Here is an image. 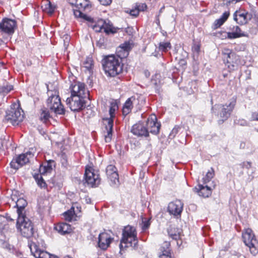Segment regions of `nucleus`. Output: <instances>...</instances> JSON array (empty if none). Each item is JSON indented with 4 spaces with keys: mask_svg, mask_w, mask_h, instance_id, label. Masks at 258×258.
<instances>
[{
    "mask_svg": "<svg viewBox=\"0 0 258 258\" xmlns=\"http://www.w3.org/2000/svg\"><path fill=\"white\" fill-rule=\"evenodd\" d=\"M235 103L236 100L233 99L228 105L227 104L225 105L216 104L212 107V113L221 118L218 120L219 124L223 123L230 116Z\"/></svg>",
    "mask_w": 258,
    "mask_h": 258,
    "instance_id": "nucleus-3",
    "label": "nucleus"
},
{
    "mask_svg": "<svg viewBox=\"0 0 258 258\" xmlns=\"http://www.w3.org/2000/svg\"><path fill=\"white\" fill-rule=\"evenodd\" d=\"M160 130H151L150 133L153 135H158Z\"/></svg>",
    "mask_w": 258,
    "mask_h": 258,
    "instance_id": "nucleus-50",
    "label": "nucleus"
},
{
    "mask_svg": "<svg viewBox=\"0 0 258 258\" xmlns=\"http://www.w3.org/2000/svg\"><path fill=\"white\" fill-rule=\"evenodd\" d=\"M183 209V204L180 200L170 202L168 206V211L174 216L180 215Z\"/></svg>",
    "mask_w": 258,
    "mask_h": 258,
    "instance_id": "nucleus-16",
    "label": "nucleus"
},
{
    "mask_svg": "<svg viewBox=\"0 0 258 258\" xmlns=\"http://www.w3.org/2000/svg\"><path fill=\"white\" fill-rule=\"evenodd\" d=\"M100 4L104 6L109 5L111 3V0H98Z\"/></svg>",
    "mask_w": 258,
    "mask_h": 258,
    "instance_id": "nucleus-46",
    "label": "nucleus"
},
{
    "mask_svg": "<svg viewBox=\"0 0 258 258\" xmlns=\"http://www.w3.org/2000/svg\"><path fill=\"white\" fill-rule=\"evenodd\" d=\"M150 225V219H145V220L142 221V228L143 230H145L148 229Z\"/></svg>",
    "mask_w": 258,
    "mask_h": 258,
    "instance_id": "nucleus-42",
    "label": "nucleus"
},
{
    "mask_svg": "<svg viewBox=\"0 0 258 258\" xmlns=\"http://www.w3.org/2000/svg\"><path fill=\"white\" fill-rule=\"evenodd\" d=\"M227 52H225L227 56V62L228 68L234 71L237 70L240 64V57L234 53L231 52V50H227Z\"/></svg>",
    "mask_w": 258,
    "mask_h": 258,
    "instance_id": "nucleus-14",
    "label": "nucleus"
},
{
    "mask_svg": "<svg viewBox=\"0 0 258 258\" xmlns=\"http://www.w3.org/2000/svg\"><path fill=\"white\" fill-rule=\"evenodd\" d=\"M54 229L61 235L69 233L72 231L70 225L66 223H60L56 225L54 227Z\"/></svg>",
    "mask_w": 258,
    "mask_h": 258,
    "instance_id": "nucleus-25",
    "label": "nucleus"
},
{
    "mask_svg": "<svg viewBox=\"0 0 258 258\" xmlns=\"http://www.w3.org/2000/svg\"><path fill=\"white\" fill-rule=\"evenodd\" d=\"M102 122L103 127L105 129H112L113 125V118L111 117L103 118Z\"/></svg>",
    "mask_w": 258,
    "mask_h": 258,
    "instance_id": "nucleus-33",
    "label": "nucleus"
},
{
    "mask_svg": "<svg viewBox=\"0 0 258 258\" xmlns=\"http://www.w3.org/2000/svg\"><path fill=\"white\" fill-rule=\"evenodd\" d=\"M52 162H53V161H49L44 164L40 166L39 172L41 175L45 174L51 171L52 169L51 163Z\"/></svg>",
    "mask_w": 258,
    "mask_h": 258,
    "instance_id": "nucleus-29",
    "label": "nucleus"
},
{
    "mask_svg": "<svg viewBox=\"0 0 258 258\" xmlns=\"http://www.w3.org/2000/svg\"><path fill=\"white\" fill-rule=\"evenodd\" d=\"M242 237L245 244L249 247L251 253L253 255L258 253V242L251 230L247 229L243 233Z\"/></svg>",
    "mask_w": 258,
    "mask_h": 258,
    "instance_id": "nucleus-7",
    "label": "nucleus"
},
{
    "mask_svg": "<svg viewBox=\"0 0 258 258\" xmlns=\"http://www.w3.org/2000/svg\"><path fill=\"white\" fill-rule=\"evenodd\" d=\"M69 3L75 7L73 9L76 17L81 18L88 22H92L93 19L84 13V12L90 11L91 5L89 0H69Z\"/></svg>",
    "mask_w": 258,
    "mask_h": 258,
    "instance_id": "nucleus-2",
    "label": "nucleus"
},
{
    "mask_svg": "<svg viewBox=\"0 0 258 258\" xmlns=\"http://www.w3.org/2000/svg\"><path fill=\"white\" fill-rule=\"evenodd\" d=\"M130 14L134 17H137L139 15V10L136 7L130 11Z\"/></svg>",
    "mask_w": 258,
    "mask_h": 258,
    "instance_id": "nucleus-45",
    "label": "nucleus"
},
{
    "mask_svg": "<svg viewBox=\"0 0 258 258\" xmlns=\"http://www.w3.org/2000/svg\"><path fill=\"white\" fill-rule=\"evenodd\" d=\"M160 258H169L168 255L165 254H163L162 255H160Z\"/></svg>",
    "mask_w": 258,
    "mask_h": 258,
    "instance_id": "nucleus-51",
    "label": "nucleus"
},
{
    "mask_svg": "<svg viewBox=\"0 0 258 258\" xmlns=\"http://www.w3.org/2000/svg\"><path fill=\"white\" fill-rule=\"evenodd\" d=\"M102 134L105 142L109 143L112 140L113 130H103Z\"/></svg>",
    "mask_w": 258,
    "mask_h": 258,
    "instance_id": "nucleus-35",
    "label": "nucleus"
},
{
    "mask_svg": "<svg viewBox=\"0 0 258 258\" xmlns=\"http://www.w3.org/2000/svg\"><path fill=\"white\" fill-rule=\"evenodd\" d=\"M85 97H79L76 95L71 96L66 100L67 104L71 110L78 111L81 110L84 105V98Z\"/></svg>",
    "mask_w": 258,
    "mask_h": 258,
    "instance_id": "nucleus-11",
    "label": "nucleus"
},
{
    "mask_svg": "<svg viewBox=\"0 0 258 258\" xmlns=\"http://www.w3.org/2000/svg\"><path fill=\"white\" fill-rule=\"evenodd\" d=\"M98 26L99 30L96 29L97 31H103L106 34L114 33L116 32V30L114 28L112 24H110L109 22H107L106 21L100 20L98 22Z\"/></svg>",
    "mask_w": 258,
    "mask_h": 258,
    "instance_id": "nucleus-19",
    "label": "nucleus"
},
{
    "mask_svg": "<svg viewBox=\"0 0 258 258\" xmlns=\"http://www.w3.org/2000/svg\"><path fill=\"white\" fill-rule=\"evenodd\" d=\"M17 27V22L13 19L4 18L0 22V31L8 36H12Z\"/></svg>",
    "mask_w": 258,
    "mask_h": 258,
    "instance_id": "nucleus-9",
    "label": "nucleus"
},
{
    "mask_svg": "<svg viewBox=\"0 0 258 258\" xmlns=\"http://www.w3.org/2000/svg\"><path fill=\"white\" fill-rule=\"evenodd\" d=\"M49 97L47 100V108L55 114H63L64 113V108L62 105L60 98L56 91L48 92Z\"/></svg>",
    "mask_w": 258,
    "mask_h": 258,
    "instance_id": "nucleus-4",
    "label": "nucleus"
},
{
    "mask_svg": "<svg viewBox=\"0 0 258 258\" xmlns=\"http://www.w3.org/2000/svg\"><path fill=\"white\" fill-rule=\"evenodd\" d=\"M16 204L18 216L26 215L24 209L27 205L26 200L23 198H19L17 200Z\"/></svg>",
    "mask_w": 258,
    "mask_h": 258,
    "instance_id": "nucleus-24",
    "label": "nucleus"
},
{
    "mask_svg": "<svg viewBox=\"0 0 258 258\" xmlns=\"http://www.w3.org/2000/svg\"><path fill=\"white\" fill-rule=\"evenodd\" d=\"M252 117L254 120L258 121V112H254L252 114Z\"/></svg>",
    "mask_w": 258,
    "mask_h": 258,
    "instance_id": "nucleus-48",
    "label": "nucleus"
},
{
    "mask_svg": "<svg viewBox=\"0 0 258 258\" xmlns=\"http://www.w3.org/2000/svg\"><path fill=\"white\" fill-rule=\"evenodd\" d=\"M123 53V51L120 52V54Z\"/></svg>",
    "mask_w": 258,
    "mask_h": 258,
    "instance_id": "nucleus-53",
    "label": "nucleus"
},
{
    "mask_svg": "<svg viewBox=\"0 0 258 258\" xmlns=\"http://www.w3.org/2000/svg\"><path fill=\"white\" fill-rule=\"evenodd\" d=\"M177 130H172V133L169 134V138H173L175 136V134L177 133Z\"/></svg>",
    "mask_w": 258,
    "mask_h": 258,
    "instance_id": "nucleus-49",
    "label": "nucleus"
},
{
    "mask_svg": "<svg viewBox=\"0 0 258 258\" xmlns=\"http://www.w3.org/2000/svg\"><path fill=\"white\" fill-rule=\"evenodd\" d=\"M13 90V86L11 85H6L3 86L0 88V94L5 95L9 93L11 90Z\"/></svg>",
    "mask_w": 258,
    "mask_h": 258,
    "instance_id": "nucleus-37",
    "label": "nucleus"
},
{
    "mask_svg": "<svg viewBox=\"0 0 258 258\" xmlns=\"http://www.w3.org/2000/svg\"><path fill=\"white\" fill-rule=\"evenodd\" d=\"M39 131L41 134L43 135V134H44V130H39Z\"/></svg>",
    "mask_w": 258,
    "mask_h": 258,
    "instance_id": "nucleus-52",
    "label": "nucleus"
},
{
    "mask_svg": "<svg viewBox=\"0 0 258 258\" xmlns=\"http://www.w3.org/2000/svg\"><path fill=\"white\" fill-rule=\"evenodd\" d=\"M240 166L242 168H245L247 169H249L251 166V163L249 161L243 162L240 164Z\"/></svg>",
    "mask_w": 258,
    "mask_h": 258,
    "instance_id": "nucleus-44",
    "label": "nucleus"
},
{
    "mask_svg": "<svg viewBox=\"0 0 258 258\" xmlns=\"http://www.w3.org/2000/svg\"><path fill=\"white\" fill-rule=\"evenodd\" d=\"M229 16V13L225 12L222 16L218 19L215 20L214 26L216 28L220 27L226 21Z\"/></svg>",
    "mask_w": 258,
    "mask_h": 258,
    "instance_id": "nucleus-30",
    "label": "nucleus"
},
{
    "mask_svg": "<svg viewBox=\"0 0 258 258\" xmlns=\"http://www.w3.org/2000/svg\"><path fill=\"white\" fill-rule=\"evenodd\" d=\"M34 178L39 187L41 188H45L46 187V183L41 175H37V176H35Z\"/></svg>",
    "mask_w": 258,
    "mask_h": 258,
    "instance_id": "nucleus-36",
    "label": "nucleus"
},
{
    "mask_svg": "<svg viewBox=\"0 0 258 258\" xmlns=\"http://www.w3.org/2000/svg\"><path fill=\"white\" fill-rule=\"evenodd\" d=\"M214 170L212 168H211V170L207 172L206 176L203 178L204 183H206L207 182L210 181L211 179L214 177Z\"/></svg>",
    "mask_w": 258,
    "mask_h": 258,
    "instance_id": "nucleus-39",
    "label": "nucleus"
},
{
    "mask_svg": "<svg viewBox=\"0 0 258 258\" xmlns=\"http://www.w3.org/2000/svg\"><path fill=\"white\" fill-rule=\"evenodd\" d=\"M17 228L21 232L22 235L25 237L29 238L33 235V224L26 215L18 216Z\"/></svg>",
    "mask_w": 258,
    "mask_h": 258,
    "instance_id": "nucleus-5",
    "label": "nucleus"
},
{
    "mask_svg": "<svg viewBox=\"0 0 258 258\" xmlns=\"http://www.w3.org/2000/svg\"><path fill=\"white\" fill-rule=\"evenodd\" d=\"M24 117V113L19 103H15L11 106L10 110L7 112L6 119L13 125L18 124Z\"/></svg>",
    "mask_w": 258,
    "mask_h": 258,
    "instance_id": "nucleus-6",
    "label": "nucleus"
},
{
    "mask_svg": "<svg viewBox=\"0 0 258 258\" xmlns=\"http://www.w3.org/2000/svg\"><path fill=\"white\" fill-rule=\"evenodd\" d=\"M136 101V99L134 96H132L127 99L122 108V113L124 115H126L131 112L133 107V103Z\"/></svg>",
    "mask_w": 258,
    "mask_h": 258,
    "instance_id": "nucleus-23",
    "label": "nucleus"
},
{
    "mask_svg": "<svg viewBox=\"0 0 258 258\" xmlns=\"http://www.w3.org/2000/svg\"><path fill=\"white\" fill-rule=\"evenodd\" d=\"M224 35L223 36L227 37L229 39H235L244 36H247V34L241 30L240 28L238 26H233L231 29V32H223Z\"/></svg>",
    "mask_w": 258,
    "mask_h": 258,
    "instance_id": "nucleus-18",
    "label": "nucleus"
},
{
    "mask_svg": "<svg viewBox=\"0 0 258 258\" xmlns=\"http://www.w3.org/2000/svg\"><path fill=\"white\" fill-rule=\"evenodd\" d=\"M194 190L198 194V195L204 198L209 197L211 194V189L207 185L204 186L202 184H199L198 187H195Z\"/></svg>",
    "mask_w": 258,
    "mask_h": 258,
    "instance_id": "nucleus-22",
    "label": "nucleus"
},
{
    "mask_svg": "<svg viewBox=\"0 0 258 258\" xmlns=\"http://www.w3.org/2000/svg\"><path fill=\"white\" fill-rule=\"evenodd\" d=\"M118 105L116 101L112 100L110 102L109 111L110 117L112 118L114 117L115 112L118 109Z\"/></svg>",
    "mask_w": 258,
    "mask_h": 258,
    "instance_id": "nucleus-32",
    "label": "nucleus"
},
{
    "mask_svg": "<svg viewBox=\"0 0 258 258\" xmlns=\"http://www.w3.org/2000/svg\"><path fill=\"white\" fill-rule=\"evenodd\" d=\"M113 238L107 232H102L98 236V246L103 250H106L112 242Z\"/></svg>",
    "mask_w": 258,
    "mask_h": 258,
    "instance_id": "nucleus-15",
    "label": "nucleus"
},
{
    "mask_svg": "<svg viewBox=\"0 0 258 258\" xmlns=\"http://www.w3.org/2000/svg\"><path fill=\"white\" fill-rule=\"evenodd\" d=\"M122 236L121 238L131 237L134 238V236H137L136 228L130 225L124 227L122 231Z\"/></svg>",
    "mask_w": 258,
    "mask_h": 258,
    "instance_id": "nucleus-26",
    "label": "nucleus"
},
{
    "mask_svg": "<svg viewBox=\"0 0 258 258\" xmlns=\"http://www.w3.org/2000/svg\"><path fill=\"white\" fill-rule=\"evenodd\" d=\"M30 249L32 254L36 257L41 251V249L35 243H32L30 245Z\"/></svg>",
    "mask_w": 258,
    "mask_h": 258,
    "instance_id": "nucleus-38",
    "label": "nucleus"
},
{
    "mask_svg": "<svg viewBox=\"0 0 258 258\" xmlns=\"http://www.w3.org/2000/svg\"><path fill=\"white\" fill-rule=\"evenodd\" d=\"M70 89L71 96L76 95L79 97H87L89 95L88 91L85 88V84L81 82H76L74 84H72Z\"/></svg>",
    "mask_w": 258,
    "mask_h": 258,
    "instance_id": "nucleus-12",
    "label": "nucleus"
},
{
    "mask_svg": "<svg viewBox=\"0 0 258 258\" xmlns=\"http://www.w3.org/2000/svg\"><path fill=\"white\" fill-rule=\"evenodd\" d=\"M135 7L140 11H144L147 9V5L145 3L136 4Z\"/></svg>",
    "mask_w": 258,
    "mask_h": 258,
    "instance_id": "nucleus-43",
    "label": "nucleus"
},
{
    "mask_svg": "<svg viewBox=\"0 0 258 258\" xmlns=\"http://www.w3.org/2000/svg\"><path fill=\"white\" fill-rule=\"evenodd\" d=\"M41 8L43 11L49 14H52L53 13L55 10V7L52 6L50 2L48 0L43 2Z\"/></svg>",
    "mask_w": 258,
    "mask_h": 258,
    "instance_id": "nucleus-28",
    "label": "nucleus"
},
{
    "mask_svg": "<svg viewBox=\"0 0 258 258\" xmlns=\"http://www.w3.org/2000/svg\"><path fill=\"white\" fill-rule=\"evenodd\" d=\"M161 124L157 121V118L155 115L152 114L148 118L147 121V127L150 128H157L160 129Z\"/></svg>",
    "mask_w": 258,
    "mask_h": 258,
    "instance_id": "nucleus-27",
    "label": "nucleus"
},
{
    "mask_svg": "<svg viewBox=\"0 0 258 258\" xmlns=\"http://www.w3.org/2000/svg\"><path fill=\"white\" fill-rule=\"evenodd\" d=\"M121 59L118 55H111L106 56L102 60V66L106 74L114 77L122 71Z\"/></svg>",
    "mask_w": 258,
    "mask_h": 258,
    "instance_id": "nucleus-1",
    "label": "nucleus"
},
{
    "mask_svg": "<svg viewBox=\"0 0 258 258\" xmlns=\"http://www.w3.org/2000/svg\"><path fill=\"white\" fill-rule=\"evenodd\" d=\"M85 177L84 184L85 186L93 187L97 186L100 182L99 175L95 173L94 169L91 167L86 168Z\"/></svg>",
    "mask_w": 258,
    "mask_h": 258,
    "instance_id": "nucleus-8",
    "label": "nucleus"
},
{
    "mask_svg": "<svg viewBox=\"0 0 258 258\" xmlns=\"http://www.w3.org/2000/svg\"><path fill=\"white\" fill-rule=\"evenodd\" d=\"M74 209L75 207L73 206L70 210L63 213V215L66 220L70 222L73 220L75 216V212Z\"/></svg>",
    "mask_w": 258,
    "mask_h": 258,
    "instance_id": "nucleus-31",
    "label": "nucleus"
},
{
    "mask_svg": "<svg viewBox=\"0 0 258 258\" xmlns=\"http://www.w3.org/2000/svg\"><path fill=\"white\" fill-rule=\"evenodd\" d=\"M248 14L244 10L236 11L234 14V19L239 24H246L248 21Z\"/></svg>",
    "mask_w": 258,
    "mask_h": 258,
    "instance_id": "nucleus-21",
    "label": "nucleus"
},
{
    "mask_svg": "<svg viewBox=\"0 0 258 258\" xmlns=\"http://www.w3.org/2000/svg\"><path fill=\"white\" fill-rule=\"evenodd\" d=\"M131 131L138 137H147L149 136L148 130H131Z\"/></svg>",
    "mask_w": 258,
    "mask_h": 258,
    "instance_id": "nucleus-34",
    "label": "nucleus"
},
{
    "mask_svg": "<svg viewBox=\"0 0 258 258\" xmlns=\"http://www.w3.org/2000/svg\"><path fill=\"white\" fill-rule=\"evenodd\" d=\"M106 173L110 179V184L112 186H117L119 184L118 174L117 169L113 165H109L106 169Z\"/></svg>",
    "mask_w": 258,
    "mask_h": 258,
    "instance_id": "nucleus-13",
    "label": "nucleus"
},
{
    "mask_svg": "<svg viewBox=\"0 0 258 258\" xmlns=\"http://www.w3.org/2000/svg\"><path fill=\"white\" fill-rule=\"evenodd\" d=\"M200 46L199 44H195L192 47V50L194 52L198 53L200 51Z\"/></svg>",
    "mask_w": 258,
    "mask_h": 258,
    "instance_id": "nucleus-47",
    "label": "nucleus"
},
{
    "mask_svg": "<svg viewBox=\"0 0 258 258\" xmlns=\"http://www.w3.org/2000/svg\"><path fill=\"white\" fill-rule=\"evenodd\" d=\"M138 240L137 236H134V238L127 237L121 238L119 244L120 250H123L126 247H131L136 249L138 246Z\"/></svg>",
    "mask_w": 258,
    "mask_h": 258,
    "instance_id": "nucleus-17",
    "label": "nucleus"
},
{
    "mask_svg": "<svg viewBox=\"0 0 258 258\" xmlns=\"http://www.w3.org/2000/svg\"><path fill=\"white\" fill-rule=\"evenodd\" d=\"M133 45L130 42H125L124 43L121 44L117 48V55L120 58L127 57Z\"/></svg>",
    "mask_w": 258,
    "mask_h": 258,
    "instance_id": "nucleus-20",
    "label": "nucleus"
},
{
    "mask_svg": "<svg viewBox=\"0 0 258 258\" xmlns=\"http://www.w3.org/2000/svg\"><path fill=\"white\" fill-rule=\"evenodd\" d=\"M33 156L34 154L31 151H28L26 153L20 154L11 162V167L15 169H18L28 163L30 159L33 158Z\"/></svg>",
    "mask_w": 258,
    "mask_h": 258,
    "instance_id": "nucleus-10",
    "label": "nucleus"
},
{
    "mask_svg": "<svg viewBox=\"0 0 258 258\" xmlns=\"http://www.w3.org/2000/svg\"><path fill=\"white\" fill-rule=\"evenodd\" d=\"M171 47V44L168 42H161L159 46V49L165 52L167 51L168 49H170Z\"/></svg>",
    "mask_w": 258,
    "mask_h": 258,
    "instance_id": "nucleus-40",
    "label": "nucleus"
},
{
    "mask_svg": "<svg viewBox=\"0 0 258 258\" xmlns=\"http://www.w3.org/2000/svg\"><path fill=\"white\" fill-rule=\"evenodd\" d=\"M49 117V114L48 111L43 110L41 114L40 118L44 122H46Z\"/></svg>",
    "mask_w": 258,
    "mask_h": 258,
    "instance_id": "nucleus-41",
    "label": "nucleus"
}]
</instances>
